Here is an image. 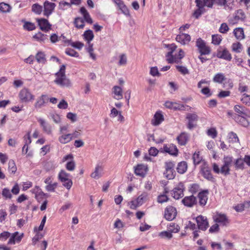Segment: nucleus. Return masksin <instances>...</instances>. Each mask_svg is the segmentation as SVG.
I'll return each mask as SVG.
<instances>
[{
    "label": "nucleus",
    "mask_w": 250,
    "mask_h": 250,
    "mask_svg": "<svg viewBox=\"0 0 250 250\" xmlns=\"http://www.w3.org/2000/svg\"><path fill=\"white\" fill-rule=\"evenodd\" d=\"M11 9V7L9 4L4 2L0 3V11L3 13L9 12Z\"/></svg>",
    "instance_id": "5fc2aeb1"
},
{
    "label": "nucleus",
    "mask_w": 250,
    "mask_h": 250,
    "mask_svg": "<svg viewBox=\"0 0 250 250\" xmlns=\"http://www.w3.org/2000/svg\"><path fill=\"white\" fill-rule=\"evenodd\" d=\"M119 61L118 65L120 66L125 65L127 63V57L125 54H122L119 56Z\"/></svg>",
    "instance_id": "774afa93"
},
{
    "label": "nucleus",
    "mask_w": 250,
    "mask_h": 250,
    "mask_svg": "<svg viewBox=\"0 0 250 250\" xmlns=\"http://www.w3.org/2000/svg\"><path fill=\"white\" fill-rule=\"evenodd\" d=\"M57 186H58L57 183H56V182H55L53 183H51L50 184L47 185L45 186V189L47 191L54 192Z\"/></svg>",
    "instance_id": "0e129e2a"
},
{
    "label": "nucleus",
    "mask_w": 250,
    "mask_h": 250,
    "mask_svg": "<svg viewBox=\"0 0 250 250\" xmlns=\"http://www.w3.org/2000/svg\"><path fill=\"white\" fill-rule=\"evenodd\" d=\"M175 105L174 110L190 111L192 108L191 107L187 104H184L176 102Z\"/></svg>",
    "instance_id": "72a5a7b5"
},
{
    "label": "nucleus",
    "mask_w": 250,
    "mask_h": 250,
    "mask_svg": "<svg viewBox=\"0 0 250 250\" xmlns=\"http://www.w3.org/2000/svg\"><path fill=\"white\" fill-rule=\"evenodd\" d=\"M102 170V168L100 166H97L95 168V170L91 174V177L95 179H99L101 176V172Z\"/></svg>",
    "instance_id": "a18cd8bd"
},
{
    "label": "nucleus",
    "mask_w": 250,
    "mask_h": 250,
    "mask_svg": "<svg viewBox=\"0 0 250 250\" xmlns=\"http://www.w3.org/2000/svg\"><path fill=\"white\" fill-rule=\"evenodd\" d=\"M213 219L215 223L218 224H219L220 225L222 226H227L230 223L228 217L224 213L217 212L216 214L213 216Z\"/></svg>",
    "instance_id": "6e6552de"
},
{
    "label": "nucleus",
    "mask_w": 250,
    "mask_h": 250,
    "mask_svg": "<svg viewBox=\"0 0 250 250\" xmlns=\"http://www.w3.org/2000/svg\"><path fill=\"white\" fill-rule=\"evenodd\" d=\"M234 166L236 169H244V159L241 158L237 159L234 162Z\"/></svg>",
    "instance_id": "09e8293b"
},
{
    "label": "nucleus",
    "mask_w": 250,
    "mask_h": 250,
    "mask_svg": "<svg viewBox=\"0 0 250 250\" xmlns=\"http://www.w3.org/2000/svg\"><path fill=\"white\" fill-rule=\"evenodd\" d=\"M24 234L23 233L21 234L19 233L18 231H16L13 233L10 239L8 240V245H14L16 243H19L21 242L22 239L23 238Z\"/></svg>",
    "instance_id": "aec40b11"
},
{
    "label": "nucleus",
    "mask_w": 250,
    "mask_h": 250,
    "mask_svg": "<svg viewBox=\"0 0 250 250\" xmlns=\"http://www.w3.org/2000/svg\"><path fill=\"white\" fill-rule=\"evenodd\" d=\"M229 28L226 23H223L221 24L220 27L219 29V31L221 33L226 34L227 33Z\"/></svg>",
    "instance_id": "338daca9"
},
{
    "label": "nucleus",
    "mask_w": 250,
    "mask_h": 250,
    "mask_svg": "<svg viewBox=\"0 0 250 250\" xmlns=\"http://www.w3.org/2000/svg\"><path fill=\"white\" fill-rule=\"evenodd\" d=\"M178 143L180 146H185L188 143L189 139V136L186 132H182L177 137Z\"/></svg>",
    "instance_id": "c85d7f7f"
},
{
    "label": "nucleus",
    "mask_w": 250,
    "mask_h": 250,
    "mask_svg": "<svg viewBox=\"0 0 250 250\" xmlns=\"http://www.w3.org/2000/svg\"><path fill=\"white\" fill-rule=\"evenodd\" d=\"M195 220L199 229L205 231L208 228L209 223L206 216L200 215L196 217Z\"/></svg>",
    "instance_id": "9d476101"
},
{
    "label": "nucleus",
    "mask_w": 250,
    "mask_h": 250,
    "mask_svg": "<svg viewBox=\"0 0 250 250\" xmlns=\"http://www.w3.org/2000/svg\"><path fill=\"white\" fill-rule=\"evenodd\" d=\"M163 150L173 156H177L179 152L177 146L172 144H165L163 146Z\"/></svg>",
    "instance_id": "a211bd4d"
},
{
    "label": "nucleus",
    "mask_w": 250,
    "mask_h": 250,
    "mask_svg": "<svg viewBox=\"0 0 250 250\" xmlns=\"http://www.w3.org/2000/svg\"><path fill=\"white\" fill-rule=\"evenodd\" d=\"M199 51L201 55H208L211 51L210 47L207 45H205L204 47L199 49Z\"/></svg>",
    "instance_id": "69168bd1"
},
{
    "label": "nucleus",
    "mask_w": 250,
    "mask_h": 250,
    "mask_svg": "<svg viewBox=\"0 0 250 250\" xmlns=\"http://www.w3.org/2000/svg\"><path fill=\"white\" fill-rule=\"evenodd\" d=\"M223 165L230 167L233 162V158L231 156H224L223 158Z\"/></svg>",
    "instance_id": "4d7b16f0"
},
{
    "label": "nucleus",
    "mask_w": 250,
    "mask_h": 250,
    "mask_svg": "<svg viewBox=\"0 0 250 250\" xmlns=\"http://www.w3.org/2000/svg\"><path fill=\"white\" fill-rule=\"evenodd\" d=\"M149 199V194L146 192H143L136 200L131 201L129 203L130 208L132 209H135L137 207L142 205Z\"/></svg>",
    "instance_id": "f03ea898"
},
{
    "label": "nucleus",
    "mask_w": 250,
    "mask_h": 250,
    "mask_svg": "<svg viewBox=\"0 0 250 250\" xmlns=\"http://www.w3.org/2000/svg\"><path fill=\"white\" fill-rule=\"evenodd\" d=\"M182 202L185 206L191 208L197 204V198L193 195L186 196L182 199Z\"/></svg>",
    "instance_id": "412c9836"
},
{
    "label": "nucleus",
    "mask_w": 250,
    "mask_h": 250,
    "mask_svg": "<svg viewBox=\"0 0 250 250\" xmlns=\"http://www.w3.org/2000/svg\"><path fill=\"white\" fill-rule=\"evenodd\" d=\"M74 23L77 28L82 29L84 26V21L82 18L78 17L75 18Z\"/></svg>",
    "instance_id": "8fccbe9b"
},
{
    "label": "nucleus",
    "mask_w": 250,
    "mask_h": 250,
    "mask_svg": "<svg viewBox=\"0 0 250 250\" xmlns=\"http://www.w3.org/2000/svg\"><path fill=\"white\" fill-rule=\"evenodd\" d=\"M22 22L24 23L23 28L24 30L30 31L35 30L36 28L34 23L24 21H22Z\"/></svg>",
    "instance_id": "37998d69"
},
{
    "label": "nucleus",
    "mask_w": 250,
    "mask_h": 250,
    "mask_svg": "<svg viewBox=\"0 0 250 250\" xmlns=\"http://www.w3.org/2000/svg\"><path fill=\"white\" fill-rule=\"evenodd\" d=\"M195 3L198 7V9L194 12L193 16L196 19H198L205 12V9L199 2H195Z\"/></svg>",
    "instance_id": "f704fd0d"
},
{
    "label": "nucleus",
    "mask_w": 250,
    "mask_h": 250,
    "mask_svg": "<svg viewBox=\"0 0 250 250\" xmlns=\"http://www.w3.org/2000/svg\"><path fill=\"white\" fill-rule=\"evenodd\" d=\"M185 190V187L184 184L180 182L171 190L170 194L173 198L178 200L184 196Z\"/></svg>",
    "instance_id": "0eeeda50"
},
{
    "label": "nucleus",
    "mask_w": 250,
    "mask_h": 250,
    "mask_svg": "<svg viewBox=\"0 0 250 250\" xmlns=\"http://www.w3.org/2000/svg\"><path fill=\"white\" fill-rule=\"evenodd\" d=\"M192 158L195 165L199 164L202 160V158L200 156L199 152H195L193 155Z\"/></svg>",
    "instance_id": "13d9d810"
},
{
    "label": "nucleus",
    "mask_w": 250,
    "mask_h": 250,
    "mask_svg": "<svg viewBox=\"0 0 250 250\" xmlns=\"http://www.w3.org/2000/svg\"><path fill=\"white\" fill-rule=\"evenodd\" d=\"M195 2H199L204 7L207 6L211 8L214 3V0H195Z\"/></svg>",
    "instance_id": "49530a36"
},
{
    "label": "nucleus",
    "mask_w": 250,
    "mask_h": 250,
    "mask_svg": "<svg viewBox=\"0 0 250 250\" xmlns=\"http://www.w3.org/2000/svg\"><path fill=\"white\" fill-rule=\"evenodd\" d=\"M73 159L74 157L72 154H67L62 159V163L68 161L65 165V168L68 171H72L76 167V164Z\"/></svg>",
    "instance_id": "9b49d317"
},
{
    "label": "nucleus",
    "mask_w": 250,
    "mask_h": 250,
    "mask_svg": "<svg viewBox=\"0 0 250 250\" xmlns=\"http://www.w3.org/2000/svg\"><path fill=\"white\" fill-rule=\"evenodd\" d=\"M185 52L182 49H179L178 50V53H175L172 55V62H167L169 63H178L181 62V60L185 57Z\"/></svg>",
    "instance_id": "a878e982"
},
{
    "label": "nucleus",
    "mask_w": 250,
    "mask_h": 250,
    "mask_svg": "<svg viewBox=\"0 0 250 250\" xmlns=\"http://www.w3.org/2000/svg\"><path fill=\"white\" fill-rule=\"evenodd\" d=\"M186 119L188 121L187 128L192 129L197 126L198 116L195 113H188L186 114Z\"/></svg>",
    "instance_id": "1a4fd4ad"
},
{
    "label": "nucleus",
    "mask_w": 250,
    "mask_h": 250,
    "mask_svg": "<svg viewBox=\"0 0 250 250\" xmlns=\"http://www.w3.org/2000/svg\"><path fill=\"white\" fill-rule=\"evenodd\" d=\"M168 230L171 232H177L180 230V227L178 225L174 223H171L168 227Z\"/></svg>",
    "instance_id": "680f3d73"
},
{
    "label": "nucleus",
    "mask_w": 250,
    "mask_h": 250,
    "mask_svg": "<svg viewBox=\"0 0 250 250\" xmlns=\"http://www.w3.org/2000/svg\"><path fill=\"white\" fill-rule=\"evenodd\" d=\"M200 190V185L196 183L190 185L188 188V191L192 194H195Z\"/></svg>",
    "instance_id": "864d4df0"
},
{
    "label": "nucleus",
    "mask_w": 250,
    "mask_h": 250,
    "mask_svg": "<svg viewBox=\"0 0 250 250\" xmlns=\"http://www.w3.org/2000/svg\"><path fill=\"white\" fill-rule=\"evenodd\" d=\"M176 69L182 74L187 75L189 73L188 69L186 67L182 65H176Z\"/></svg>",
    "instance_id": "e2e57ef3"
},
{
    "label": "nucleus",
    "mask_w": 250,
    "mask_h": 250,
    "mask_svg": "<svg viewBox=\"0 0 250 250\" xmlns=\"http://www.w3.org/2000/svg\"><path fill=\"white\" fill-rule=\"evenodd\" d=\"M49 98L47 95L42 94L41 96L38 97L34 104V108L38 110L45 106V104L48 103Z\"/></svg>",
    "instance_id": "2eb2a0df"
},
{
    "label": "nucleus",
    "mask_w": 250,
    "mask_h": 250,
    "mask_svg": "<svg viewBox=\"0 0 250 250\" xmlns=\"http://www.w3.org/2000/svg\"><path fill=\"white\" fill-rule=\"evenodd\" d=\"M165 47L167 49L168 52L166 54V58L167 62H172V55L173 54L177 46L175 43L165 44Z\"/></svg>",
    "instance_id": "5701e85b"
},
{
    "label": "nucleus",
    "mask_w": 250,
    "mask_h": 250,
    "mask_svg": "<svg viewBox=\"0 0 250 250\" xmlns=\"http://www.w3.org/2000/svg\"><path fill=\"white\" fill-rule=\"evenodd\" d=\"M33 38L40 43H44L48 40V36L41 32H38L33 36Z\"/></svg>",
    "instance_id": "2f4dec72"
},
{
    "label": "nucleus",
    "mask_w": 250,
    "mask_h": 250,
    "mask_svg": "<svg viewBox=\"0 0 250 250\" xmlns=\"http://www.w3.org/2000/svg\"><path fill=\"white\" fill-rule=\"evenodd\" d=\"M228 139H229V142H231L232 143L239 142V139L237 134L233 132H230L229 133Z\"/></svg>",
    "instance_id": "603ef678"
},
{
    "label": "nucleus",
    "mask_w": 250,
    "mask_h": 250,
    "mask_svg": "<svg viewBox=\"0 0 250 250\" xmlns=\"http://www.w3.org/2000/svg\"><path fill=\"white\" fill-rule=\"evenodd\" d=\"M36 60L39 63L44 64L46 62L45 55L43 52L39 51L36 55Z\"/></svg>",
    "instance_id": "e433bc0d"
},
{
    "label": "nucleus",
    "mask_w": 250,
    "mask_h": 250,
    "mask_svg": "<svg viewBox=\"0 0 250 250\" xmlns=\"http://www.w3.org/2000/svg\"><path fill=\"white\" fill-rule=\"evenodd\" d=\"M38 122L42 128L43 131L47 134L52 133V128L51 125L48 124L44 119L39 118L38 119Z\"/></svg>",
    "instance_id": "cd10ccee"
},
{
    "label": "nucleus",
    "mask_w": 250,
    "mask_h": 250,
    "mask_svg": "<svg viewBox=\"0 0 250 250\" xmlns=\"http://www.w3.org/2000/svg\"><path fill=\"white\" fill-rule=\"evenodd\" d=\"M222 41V37L219 34H214L212 35V43L216 45L220 44Z\"/></svg>",
    "instance_id": "3c124183"
},
{
    "label": "nucleus",
    "mask_w": 250,
    "mask_h": 250,
    "mask_svg": "<svg viewBox=\"0 0 250 250\" xmlns=\"http://www.w3.org/2000/svg\"><path fill=\"white\" fill-rule=\"evenodd\" d=\"M191 40V37L189 34L180 33L176 37V41L182 45L188 44Z\"/></svg>",
    "instance_id": "4be33fe9"
},
{
    "label": "nucleus",
    "mask_w": 250,
    "mask_h": 250,
    "mask_svg": "<svg viewBox=\"0 0 250 250\" xmlns=\"http://www.w3.org/2000/svg\"><path fill=\"white\" fill-rule=\"evenodd\" d=\"M65 66L62 65L59 71L55 73L56 79L54 83L61 86H69L71 84L70 81L67 79L65 74Z\"/></svg>",
    "instance_id": "f257e3e1"
},
{
    "label": "nucleus",
    "mask_w": 250,
    "mask_h": 250,
    "mask_svg": "<svg viewBox=\"0 0 250 250\" xmlns=\"http://www.w3.org/2000/svg\"><path fill=\"white\" fill-rule=\"evenodd\" d=\"M70 174L63 169L61 170L58 174L59 180L62 183V185L68 189H70L73 185L72 181L70 179Z\"/></svg>",
    "instance_id": "7ed1b4c3"
},
{
    "label": "nucleus",
    "mask_w": 250,
    "mask_h": 250,
    "mask_svg": "<svg viewBox=\"0 0 250 250\" xmlns=\"http://www.w3.org/2000/svg\"><path fill=\"white\" fill-rule=\"evenodd\" d=\"M235 121L243 126H247L249 125V122L247 119L243 116L236 115L235 116Z\"/></svg>",
    "instance_id": "ea45409f"
},
{
    "label": "nucleus",
    "mask_w": 250,
    "mask_h": 250,
    "mask_svg": "<svg viewBox=\"0 0 250 250\" xmlns=\"http://www.w3.org/2000/svg\"><path fill=\"white\" fill-rule=\"evenodd\" d=\"M187 163L185 161H182L178 163L177 167V171L180 174H183L187 170Z\"/></svg>",
    "instance_id": "4c0bfd02"
},
{
    "label": "nucleus",
    "mask_w": 250,
    "mask_h": 250,
    "mask_svg": "<svg viewBox=\"0 0 250 250\" xmlns=\"http://www.w3.org/2000/svg\"><path fill=\"white\" fill-rule=\"evenodd\" d=\"M112 93L114 94V98L116 100H120L123 98V90L119 86H114L112 88Z\"/></svg>",
    "instance_id": "473e14b6"
},
{
    "label": "nucleus",
    "mask_w": 250,
    "mask_h": 250,
    "mask_svg": "<svg viewBox=\"0 0 250 250\" xmlns=\"http://www.w3.org/2000/svg\"><path fill=\"white\" fill-rule=\"evenodd\" d=\"M32 11L36 15H41L42 12V6L38 3L33 4L32 6Z\"/></svg>",
    "instance_id": "de8ad7c7"
},
{
    "label": "nucleus",
    "mask_w": 250,
    "mask_h": 250,
    "mask_svg": "<svg viewBox=\"0 0 250 250\" xmlns=\"http://www.w3.org/2000/svg\"><path fill=\"white\" fill-rule=\"evenodd\" d=\"M177 210L172 206H168L165 209L164 217L168 221L173 220L176 216Z\"/></svg>",
    "instance_id": "f8f14e48"
},
{
    "label": "nucleus",
    "mask_w": 250,
    "mask_h": 250,
    "mask_svg": "<svg viewBox=\"0 0 250 250\" xmlns=\"http://www.w3.org/2000/svg\"><path fill=\"white\" fill-rule=\"evenodd\" d=\"M203 176L206 179L211 182L215 181V178L211 174V170L208 167H204L201 169Z\"/></svg>",
    "instance_id": "bb28decb"
},
{
    "label": "nucleus",
    "mask_w": 250,
    "mask_h": 250,
    "mask_svg": "<svg viewBox=\"0 0 250 250\" xmlns=\"http://www.w3.org/2000/svg\"><path fill=\"white\" fill-rule=\"evenodd\" d=\"M231 47L232 51L237 53L241 52L243 49V45L240 42L233 43Z\"/></svg>",
    "instance_id": "a19ab883"
},
{
    "label": "nucleus",
    "mask_w": 250,
    "mask_h": 250,
    "mask_svg": "<svg viewBox=\"0 0 250 250\" xmlns=\"http://www.w3.org/2000/svg\"><path fill=\"white\" fill-rule=\"evenodd\" d=\"M226 79L225 75L222 73L216 74L213 78V81L214 83H222Z\"/></svg>",
    "instance_id": "79ce46f5"
},
{
    "label": "nucleus",
    "mask_w": 250,
    "mask_h": 250,
    "mask_svg": "<svg viewBox=\"0 0 250 250\" xmlns=\"http://www.w3.org/2000/svg\"><path fill=\"white\" fill-rule=\"evenodd\" d=\"M233 35L235 38L239 41H241L245 39L244 31L242 27L235 28L233 31Z\"/></svg>",
    "instance_id": "7c9ffc66"
},
{
    "label": "nucleus",
    "mask_w": 250,
    "mask_h": 250,
    "mask_svg": "<svg viewBox=\"0 0 250 250\" xmlns=\"http://www.w3.org/2000/svg\"><path fill=\"white\" fill-rule=\"evenodd\" d=\"M164 120V116L161 112L157 111L155 113L153 119L151 120V124L157 126L159 125Z\"/></svg>",
    "instance_id": "c756f323"
},
{
    "label": "nucleus",
    "mask_w": 250,
    "mask_h": 250,
    "mask_svg": "<svg viewBox=\"0 0 250 250\" xmlns=\"http://www.w3.org/2000/svg\"><path fill=\"white\" fill-rule=\"evenodd\" d=\"M60 136L58 140L60 143L65 144L70 142L71 140V135L70 133H67L68 126L66 125L61 126L59 129Z\"/></svg>",
    "instance_id": "39448f33"
},
{
    "label": "nucleus",
    "mask_w": 250,
    "mask_h": 250,
    "mask_svg": "<svg viewBox=\"0 0 250 250\" xmlns=\"http://www.w3.org/2000/svg\"><path fill=\"white\" fill-rule=\"evenodd\" d=\"M83 36L84 40L87 41L88 43H89L94 38L93 33L91 30L85 31L84 32Z\"/></svg>",
    "instance_id": "c03bdc74"
},
{
    "label": "nucleus",
    "mask_w": 250,
    "mask_h": 250,
    "mask_svg": "<svg viewBox=\"0 0 250 250\" xmlns=\"http://www.w3.org/2000/svg\"><path fill=\"white\" fill-rule=\"evenodd\" d=\"M80 12L83 15L84 20L88 23L91 24L93 22L92 19H91L89 14L84 7H81Z\"/></svg>",
    "instance_id": "c9c22d12"
},
{
    "label": "nucleus",
    "mask_w": 250,
    "mask_h": 250,
    "mask_svg": "<svg viewBox=\"0 0 250 250\" xmlns=\"http://www.w3.org/2000/svg\"><path fill=\"white\" fill-rule=\"evenodd\" d=\"M17 168L15 161L12 159L10 160L8 162V172L11 174H14L17 171Z\"/></svg>",
    "instance_id": "58836bf2"
},
{
    "label": "nucleus",
    "mask_w": 250,
    "mask_h": 250,
    "mask_svg": "<svg viewBox=\"0 0 250 250\" xmlns=\"http://www.w3.org/2000/svg\"><path fill=\"white\" fill-rule=\"evenodd\" d=\"M36 21L42 31L47 32L51 29L52 25L47 20L44 18L37 19Z\"/></svg>",
    "instance_id": "dca6fc26"
},
{
    "label": "nucleus",
    "mask_w": 250,
    "mask_h": 250,
    "mask_svg": "<svg viewBox=\"0 0 250 250\" xmlns=\"http://www.w3.org/2000/svg\"><path fill=\"white\" fill-rule=\"evenodd\" d=\"M19 98L21 103H26L33 101L35 96L29 89L23 88L19 92Z\"/></svg>",
    "instance_id": "423d86ee"
},
{
    "label": "nucleus",
    "mask_w": 250,
    "mask_h": 250,
    "mask_svg": "<svg viewBox=\"0 0 250 250\" xmlns=\"http://www.w3.org/2000/svg\"><path fill=\"white\" fill-rule=\"evenodd\" d=\"M1 195L5 199H10L12 197L10 190L7 188H5L2 189Z\"/></svg>",
    "instance_id": "6e6d98bb"
},
{
    "label": "nucleus",
    "mask_w": 250,
    "mask_h": 250,
    "mask_svg": "<svg viewBox=\"0 0 250 250\" xmlns=\"http://www.w3.org/2000/svg\"><path fill=\"white\" fill-rule=\"evenodd\" d=\"M217 57L228 61H230L232 59L231 54L227 48H224L222 51L218 50L217 52Z\"/></svg>",
    "instance_id": "393cba45"
},
{
    "label": "nucleus",
    "mask_w": 250,
    "mask_h": 250,
    "mask_svg": "<svg viewBox=\"0 0 250 250\" xmlns=\"http://www.w3.org/2000/svg\"><path fill=\"white\" fill-rule=\"evenodd\" d=\"M31 191L35 194V198L39 202H41L44 199H45L46 198V194L42 191L39 186H36Z\"/></svg>",
    "instance_id": "6ab92c4d"
},
{
    "label": "nucleus",
    "mask_w": 250,
    "mask_h": 250,
    "mask_svg": "<svg viewBox=\"0 0 250 250\" xmlns=\"http://www.w3.org/2000/svg\"><path fill=\"white\" fill-rule=\"evenodd\" d=\"M209 191L208 189H204L200 191L196 197L198 200L199 205L201 207H204L206 205L208 200V195Z\"/></svg>",
    "instance_id": "ddd939ff"
},
{
    "label": "nucleus",
    "mask_w": 250,
    "mask_h": 250,
    "mask_svg": "<svg viewBox=\"0 0 250 250\" xmlns=\"http://www.w3.org/2000/svg\"><path fill=\"white\" fill-rule=\"evenodd\" d=\"M134 168L135 175L142 178L146 176L148 170L147 166L144 164H138Z\"/></svg>",
    "instance_id": "4468645a"
},
{
    "label": "nucleus",
    "mask_w": 250,
    "mask_h": 250,
    "mask_svg": "<svg viewBox=\"0 0 250 250\" xmlns=\"http://www.w3.org/2000/svg\"><path fill=\"white\" fill-rule=\"evenodd\" d=\"M56 5L55 3L45 1L43 3V15L48 17L54 11Z\"/></svg>",
    "instance_id": "f3484780"
},
{
    "label": "nucleus",
    "mask_w": 250,
    "mask_h": 250,
    "mask_svg": "<svg viewBox=\"0 0 250 250\" xmlns=\"http://www.w3.org/2000/svg\"><path fill=\"white\" fill-rule=\"evenodd\" d=\"M246 18L245 12L242 9L236 11L233 16L229 18L228 22L230 25L237 24L240 21H243Z\"/></svg>",
    "instance_id": "20e7f679"
},
{
    "label": "nucleus",
    "mask_w": 250,
    "mask_h": 250,
    "mask_svg": "<svg viewBox=\"0 0 250 250\" xmlns=\"http://www.w3.org/2000/svg\"><path fill=\"white\" fill-rule=\"evenodd\" d=\"M241 102L247 105H250V95L246 93L243 94L241 99Z\"/></svg>",
    "instance_id": "bf43d9fd"
},
{
    "label": "nucleus",
    "mask_w": 250,
    "mask_h": 250,
    "mask_svg": "<svg viewBox=\"0 0 250 250\" xmlns=\"http://www.w3.org/2000/svg\"><path fill=\"white\" fill-rule=\"evenodd\" d=\"M118 6V9L125 16H130L129 11L122 0H112Z\"/></svg>",
    "instance_id": "b1692460"
},
{
    "label": "nucleus",
    "mask_w": 250,
    "mask_h": 250,
    "mask_svg": "<svg viewBox=\"0 0 250 250\" xmlns=\"http://www.w3.org/2000/svg\"><path fill=\"white\" fill-rule=\"evenodd\" d=\"M65 53L68 56L78 58L79 56V53L71 48H66Z\"/></svg>",
    "instance_id": "052dcab7"
}]
</instances>
